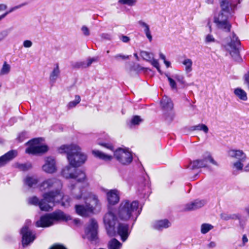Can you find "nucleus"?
<instances>
[{
  "label": "nucleus",
  "mask_w": 249,
  "mask_h": 249,
  "mask_svg": "<svg viewBox=\"0 0 249 249\" xmlns=\"http://www.w3.org/2000/svg\"><path fill=\"white\" fill-rule=\"evenodd\" d=\"M98 61V59L97 57H93L89 58L87 62H84V67L85 68L89 67L91 64L94 62H96Z\"/></svg>",
  "instance_id": "nucleus-40"
},
{
  "label": "nucleus",
  "mask_w": 249,
  "mask_h": 249,
  "mask_svg": "<svg viewBox=\"0 0 249 249\" xmlns=\"http://www.w3.org/2000/svg\"><path fill=\"white\" fill-rule=\"evenodd\" d=\"M129 55H124L123 54H118L114 56V58L117 60L119 61L121 59L125 60L129 58Z\"/></svg>",
  "instance_id": "nucleus-44"
},
{
  "label": "nucleus",
  "mask_w": 249,
  "mask_h": 249,
  "mask_svg": "<svg viewBox=\"0 0 249 249\" xmlns=\"http://www.w3.org/2000/svg\"><path fill=\"white\" fill-rule=\"evenodd\" d=\"M92 152L94 156L104 160L109 161L112 159V156L105 154L99 150H93Z\"/></svg>",
  "instance_id": "nucleus-26"
},
{
  "label": "nucleus",
  "mask_w": 249,
  "mask_h": 249,
  "mask_svg": "<svg viewBox=\"0 0 249 249\" xmlns=\"http://www.w3.org/2000/svg\"><path fill=\"white\" fill-rule=\"evenodd\" d=\"M219 4L221 10L214 16L213 22L217 28L229 33L231 28L229 19L233 16L237 3L234 0H222L219 1Z\"/></svg>",
  "instance_id": "nucleus-2"
},
{
  "label": "nucleus",
  "mask_w": 249,
  "mask_h": 249,
  "mask_svg": "<svg viewBox=\"0 0 249 249\" xmlns=\"http://www.w3.org/2000/svg\"><path fill=\"white\" fill-rule=\"evenodd\" d=\"M136 1V0H119V3L122 4H126L129 6L134 5Z\"/></svg>",
  "instance_id": "nucleus-38"
},
{
  "label": "nucleus",
  "mask_w": 249,
  "mask_h": 249,
  "mask_svg": "<svg viewBox=\"0 0 249 249\" xmlns=\"http://www.w3.org/2000/svg\"><path fill=\"white\" fill-rule=\"evenodd\" d=\"M205 204L204 200H196L194 202L187 204L184 208L185 211L195 210L203 207Z\"/></svg>",
  "instance_id": "nucleus-21"
},
{
  "label": "nucleus",
  "mask_w": 249,
  "mask_h": 249,
  "mask_svg": "<svg viewBox=\"0 0 249 249\" xmlns=\"http://www.w3.org/2000/svg\"><path fill=\"white\" fill-rule=\"evenodd\" d=\"M183 79H168L169 84L173 89L177 90L185 86Z\"/></svg>",
  "instance_id": "nucleus-22"
},
{
  "label": "nucleus",
  "mask_w": 249,
  "mask_h": 249,
  "mask_svg": "<svg viewBox=\"0 0 249 249\" xmlns=\"http://www.w3.org/2000/svg\"><path fill=\"white\" fill-rule=\"evenodd\" d=\"M41 191H48L43 195V197L49 203H57L61 200V204L64 207L70 205L71 199L68 196H64L62 192V183L56 178L44 180L39 186Z\"/></svg>",
  "instance_id": "nucleus-1"
},
{
  "label": "nucleus",
  "mask_w": 249,
  "mask_h": 249,
  "mask_svg": "<svg viewBox=\"0 0 249 249\" xmlns=\"http://www.w3.org/2000/svg\"><path fill=\"white\" fill-rule=\"evenodd\" d=\"M120 39L124 43H127L130 40V38L129 37L124 35H122L121 36V37H120Z\"/></svg>",
  "instance_id": "nucleus-53"
},
{
  "label": "nucleus",
  "mask_w": 249,
  "mask_h": 249,
  "mask_svg": "<svg viewBox=\"0 0 249 249\" xmlns=\"http://www.w3.org/2000/svg\"><path fill=\"white\" fill-rule=\"evenodd\" d=\"M139 203L137 201L130 202L128 200H124L121 203L118 215L123 220H128L130 219L136 220L140 213L138 209Z\"/></svg>",
  "instance_id": "nucleus-5"
},
{
  "label": "nucleus",
  "mask_w": 249,
  "mask_h": 249,
  "mask_svg": "<svg viewBox=\"0 0 249 249\" xmlns=\"http://www.w3.org/2000/svg\"><path fill=\"white\" fill-rule=\"evenodd\" d=\"M214 0H206V2L208 4H213Z\"/></svg>",
  "instance_id": "nucleus-63"
},
{
  "label": "nucleus",
  "mask_w": 249,
  "mask_h": 249,
  "mask_svg": "<svg viewBox=\"0 0 249 249\" xmlns=\"http://www.w3.org/2000/svg\"><path fill=\"white\" fill-rule=\"evenodd\" d=\"M26 133L25 132H21L20 133L18 137L19 141H22L25 137Z\"/></svg>",
  "instance_id": "nucleus-55"
},
{
  "label": "nucleus",
  "mask_w": 249,
  "mask_h": 249,
  "mask_svg": "<svg viewBox=\"0 0 249 249\" xmlns=\"http://www.w3.org/2000/svg\"><path fill=\"white\" fill-rule=\"evenodd\" d=\"M16 9H17V7H15H15L12 8L9 11H7V12H5L4 14L0 15V20H1L2 19L4 18L6 16V15H8L9 13L12 12L13 11H14V10H15Z\"/></svg>",
  "instance_id": "nucleus-49"
},
{
  "label": "nucleus",
  "mask_w": 249,
  "mask_h": 249,
  "mask_svg": "<svg viewBox=\"0 0 249 249\" xmlns=\"http://www.w3.org/2000/svg\"><path fill=\"white\" fill-rule=\"evenodd\" d=\"M17 152L16 150H11L0 157V167L6 164L10 160L17 156Z\"/></svg>",
  "instance_id": "nucleus-20"
},
{
  "label": "nucleus",
  "mask_w": 249,
  "mask_h": 249,
  "mask_svg": "<svg viewBox=\"0 0 249 249\" xmlns=\"http://www.w3.org/2000/svg\"><path fill=\"white\" fill-rule=\"evenodd\" d=\"M81 101V98L79 95H75L74 100L70 102L67 105V107L70 109L75 107Z\"/></svg>",
  "instance_id": "nucleus-31"
},
{
  "label": "nucleus",
  "mask_w": 249,
  "mask_h": 249,
  "mask_svg": "<svg viewBox=\"0 0 249 249\" xmlns=\"http://www.w3.org/2000/svg\"><path fill=\"white\" fill-rule=\"evenodd\" d=\"M233 93L235 97L241 101H246L248 100L247 92L240 88L234 89Z\"/></svg>",
  "instance_id": "nucleus-24"
},
{
  "label": "nucleus",
  "mask_w": 249,
  "mask_h": 249,
  "mask_svg": "<svg viewBox=\"0 0 249 249\" xmlns=\"http://www.w3.org/2000/svg\"><path fill=\"white\" fill-rule=\"evenodd\" d=\"M99 144L102 146H104L108 149H109L111 151H113V146L112 144L110 143H99Z\"/></svg>",
  "instance_id": "nucleus-51"
},
{
  "label": "nucleus",
  "mask_w": 249,
  "mask_h": 249,
  "mask_svg": "<svg viewBox=\"0 0 249 249\" xmlns=\"http://www.w3.org/2000/svg\"><path fill=\"white\" fill-rule=\"evenodd\" d=\"M81 30L85 36H89L90 35L89 31L87 26H83L81 28Z\"/></svg>",
  "instance_id": "nucleus-47"
},
{
  "label": "nucleus",
  "mask_w": 249,
  "mask_h": 249,
  "mask_svg": "<svg viewBox=\"0 0 249 249\" xmlns=\"http://www.w3.org/2000/svg\"><path fill=\"white\" fill-rule=\"evenodd\" d=\"M221 218L224 220H228L231 219H240V217L238 215L235 214H228L226 213H222L221 214Z\"/></svg>",
  "instance_id": "nucleus-33"
},
{
  "label": "nucleus",
  "mask_w": 249,
  "mask_h": 249,
  "mask_svg": "<svg viewBox=\"0 0 249 249\" xmlns=\"http://www.w3.org/2000/svg\"><path fill=\"white\" fill-rule=\"evenodd\" d=\"M7 8V6L4 4H0V11L5 10Z\"/></svg>",
  "instance_id": "nucleus-58"
},
{
  "label": "nucleus",
  "mask_w": 249,
  "mask_h": 249,
  "mask_svg": "<svg viewBox=\"0 0 249 249\" xmlns=\"http://www.w3.org/2000/svg\"><path fill=\"white\" fill-rule=\"evenodd\" d=\"M142 121V120L139 116H134L131 120V123L133 125H138Z\"/></svg>",
  "instance_id": "nucleus-36"
},
{
  "label": "nucleus",
  "mask_w": 249,
  "mask_h": 249,
  "mask_svg": "<svg viewBox=\"0 0 249 249\" xmlns=\"http://www.w3.org/2000/svg\"><path fill=\"white\" fill-rule=\"evenodd\" d=\"M164 63L165 64V66L167 68H169L171 66V63L169 61H167L166 60L163 61Z\"/></svg>",
  "instance_id": "nucleus-60"
},
{
  "label": "nucleus",
  "mask_w": 249,
  "mask_h": 249,
  "mask_svg": "<svg viewBox=\"0 0 249 249\" xmlns=\"http://www.w3.org/2000/svg\"><path fill=\"white\" fill-rule=\"evenodd\" d=\"M61 173L66 178H75L78 182H84L86 179L84 172L76 170L70 164L65 166L62 169Z\"/></svg>",
  "instance_id": "nucleus-9"
},
{
  "label": "nucleus",
  "mask_w": 249,
  "mask_h": 249,
  "mask_svg": "<svg viewBox=\"0 0 249 249\" xmlns=\"http://www.w3.org/2000/svg\"><path fill=\"white\" fill-rule=\"evenodd\" d=\"M204 41L206 44H209L216 41L214 37L211 34H208L207 35H206Z\"/></svg>",
  "instance_id": "nucleus-37"
},
{
  "label": "nucleus",
  "mask_w": 249,
  "mask_h": 249,
  "mask_svg": "<svg viewBox=\"0 0 249 249\" xmlns=\"http://www.w3.org/2000/svg\"><path fill=\"white\" fill-rule=\"evenodd\" d=\"M16 9H17V7H15H15L12 8L9 11H7V12H5L4 14L0 15V20H1L2 19L4 18L6 16V15H8L9 13L12 12L13 11H14V10H15Z\"/></svg>",
  "instance_id": "nucleus-48"
},
{
  "label": "nucleus",
  "mask_w": 249,
  "mask_h": 249,
  "mask_svg": "<svg viewBox=\"0 0 249 249\" xmlns=\"http://www.w3.org/2000/svg\"><path fill=\"white\" fill-rule=\"evenodd\" d=\"M161 106L165 110H170L173 108V104L171 99L165 96L163 97L161 102Z\"/></svg>",
  "instance_id": "nucleus-25"
},
{
  "label": "nucleus",
  "mask_w": 249,
  "mask_h": 249,
  "mask_svg": "<svg viewBox=\"0 0 249 249\" xmlns=\"http://www.w3.org/2000/svg\"><path fill=\"white\" fill-rule=\"evenodd\" d=\"M31 167H32V165L30 163L22 164L19 166V168L23 171L28 170L29 169H30Z\"/></svg>",
  "instance_id": "nucleus-41"
},
{
  "label": "nucleus",
  "mask_w": 249,
  "mask_h": 249,
  "mask_svg": "<svg viewBox=\"0 0 249 249\" xmlns=\"http://www.w3.org/2000/svg\"><path fill=\"white\" fill-rule=\"evenodd\" d=\"M193 130H201L205 133H207L209 131L208 127L204 124H198L192 127Z\"/></svg>",
  "instance_id": "nucleus-32"
},
{
  "label": "nucleus",
  "mask_w": 249,
  "mask_h": 249,
  "mask_svg": "<svg viewBox=\"0 0 249 249\" xmlns=\"http://www.w3.org/2000/svg\"><path fill=\"white\" fill-rule=\"evenodd\" d=\"M149 62L153 66L155 67L159 72H161L160 69V66L158 61L154 58L151 59Z\"/></svg>",
  "instance_id": "nucleus-39"
},
{
  "label": "nucleus",
  "mask_w": 249,
  "mask_h": 249,
  "mask_svg": "<svg viewBox=\"0 0 249 249\" xmlns=\"http://www.w3.org/2000/svg\"><path fill=\"white\" fill-rule=\"evenodd\" d=\"M117 233L121 236L122 240L125 241L129 234L128 225L124 224H119L117 227Z\"/></svg>",
  "instance_id": "nucleus-19"
},
{
  "label": "nucleus",
  "mask_w": 249,
  "mask_h": 249,
  "mask_svg": "<svg viewBox=\"0 0 249 249\" xmlns=\"http://www.w3.org/2000/svg\"><path fill=\"white\" fill-rule=\"evenodd\" d=\"M10 70V66L5 62L0 70V74H6L9 73Z\"/></svg>",
  "instance_id": "nucleus-35"
},
{
  "label": "nucleus",
  "mask_w": 249,
  "mask_h": 249,
  "mask_svg": "<svg viewBox=\"0 0 249 249\" xmlns=\"http://www.w3.org/2000/svg\"><path fill=\"white\" fill-rule=\"evenodd\" d=\"M71 219L69 215L65 214L61 211H56L52 213L42 216L40 219L36 222L37 227H48L60 221H68Z\"/></svg>",
  "instance_id": "nucleus-6"
},
{
  "label": "nucleus",
  "mask_w": 249,
  "mask_h": 249,
  "mask_svg": "<svg viewBox=\"0 0 249 249\" xmlns=\"http://www.w3.org/2000/svg\"><path fill=\"white\" fill-rule=\"evenodd\" d=\"M248 241V238L247 237V236L244 234L243 235V237H242V242H243V245H244L246 243H247Z\"/></svg>",
  "instance_id": "nucleus-56"
},
{
  "label": "nucleus",
  "mask_w": 249,
  "mask_h": 249,
  "mask_svg": "<svg viewBox=\"0 0 249 249\" xmlns=\"http://www.w3.org/2000/svg\"><path fill=\"white\" fill-rule=\"evenodd\" d=\"M57 151L59 153H66L69 164L74 167L81 166L87 160V156L82 152L77 144L62 145L58 148Z\"/></svg>",
  "instance_id": "nucleus-4"
},
{
  "label": "nucleus",
  "mask_w": 249,
  "mask_h": 249,
  "mask_svg": "<svg viewBox=\"0 0 249 249\" xmlns=\"http://www.w3.org/2000/svg\"><path fill=\"white\" fill-rule=\"evenodd\" d=\"M50 249H66L65 248H64L63 247H62L60 246H54L52 247Z\"/></svg>",
  "instance_id": "nucleus-59"
},
{
  "label": "nucleus",
  "mask_w": 249,
  "mask_h": 249,
  "mask_svg": "<svg viewBox=\"0 0 249 249\" xmlns=\"http://www.w3.org/2000/svg\"><path fill=\"white\" fill-rule=\"evenodd\" d=\"M140 55L143 60L149 62L154 57V54L153 53H150L145 51H141L140 52Z\"/></svg>",
  "instance_id": "nucleus-28"
},
{
  "label": "nucleus",
  "mask_w": 249,
  "mask_h": 249,
  "mask_svg": "<svg viewBox=\"0 0 249 249\" xmlns=\"http://www.w3.org/2000/svg\"><path fill=\"white\" fill-rule=\"evenodd\" d=\"M138 24L142 26V27L144 28V30L146 29V27H147L148 28H149V25L146 23L145 22L142 21V20H139L138 21Z\"/></svg>",
  "instance_id": "nucleus-54"
},
{
  "label": "nucleus",
  "mask_w": 249,
  "mask_h": 249,
  "mask_svg": "<svg viewBox=\"0 0 249 249\" xmlns=\"http://www.w3.org/2000/svg\"><path fill=\"white\" fill-rule=\"evenodd\" d=\"M171 225L170 222L167 219L158 220L153 223V227L158 230H161L164 228H167Z\"/></svg>",
  "instance_id": "nucleus-23"
},
{
  "label": "nucleus",
  "mask_w": 249,
  "mask_h": 249,
  "mask_svg": "<svg viewBox=\"0 0 249 249\" xmlns=\"http://www.w3.org/2000/svg\"><path fill=\"white\" fill-rule=\"evenodd\" d=\"M8 35L7 30H3L0 32V41L4 39Z\"/></svg>",
  "instance_id": "nucleus-46"
},
{
  "label": "nucleus",
  "mask_w": 249,
  "mask_h": 249,
  "mask_svg": "<svg viewBox=\"0 0 249 249\" xmlns=\"http://www.w3.org/2000/svg\"><path fill=\"white\" fill-rule=\"evenodd\" d=\"M121 243L116 239H113L108 243L109 249H120Z\"/></svg>",
  "instance_id": "nucleus-29"
},
{
  "label": "nucleus",
  "mask_w": 249,
  "mask_h": 249,
  "mask_svg": "<svg viewBox=\"0 0 249 249\" xmlns=\"http://www.w3.org/2000/svg\"><path fill=\"white\" fill-rule=\"evenodd\" d=\"M59 70L58 68V66L57 65L56 67L53 69V72L51 74L50 78H53L54 77H57L58 76L59 73Z\"/></svg>",
  "instance_id": "nucleus-43"
},
{
  "label": "nucleus",
  "mask_w": 249,
  "mask_h": 249,
  "mask_svg": "<svg viewBox=\"0 0 249 249\" xmlns=\"http://www.w3.org/2000/svg\"><path fill=\"white\" fill-rule=\"evenodd\" d=\"M43 170L48 173H53L57 170L55 160L52 157H48L45 160V163L42 166Z\"/></svg>",
  "instance_id": "nucleus-17"
},
{
  "label": "nucleus",
  "mask_w": 249,
  "mask_h": 249,
  "mask_svg": "<svg viewBox=\"0 0 249 249\" xmlns=\"http://www.w3.org/2000/svg\"><path fill=\"white\" fill-rule=\"evenodd\" d=\"M24 183L29 187H33L35 186L38 183L37 178L34 176H27L24 180Z\"/></svg>",
  "instance_id": "nucleus-27"
},
{
  "label": "nucleus",
  "mask_w": 249,
  "mask_h": 249,
  "mask_svg": "<svg viewBox=\"0 0 249 249\" xmlns=\"http://www.w3.org/2000/svg\"><path fill=\"white\" fill-rule=\"evenodd\" d=\"M97 222L95 220L91 219L90 220L89 224L86 228L84 237L87 238L90 241L95 240L97 235Z\"/></svg>",
  "instance_id": "nucleus-16"
},
{
  "label": "nucleus",
  "mask_w": 249,
  "mask_h": 249,
  "mask_svg": "<svg viewBox=\"0 0 249 249\" xmlns=\"http://www.w3.org/2000/svg\"><path fill=\"white\" fill-rule=\"evenodd\" d=\"M73 67L76 68H85L84 62H78L73 64Z\"/></svg>",
  "instance_id": "nucleus-50"
},
{
  "label": "nucleus",
  "mask_w": 249,
  "mask_h": 249,
  "mask_svg": "<svg viewBox=\"0 0 249 249\" xmlns=\"http://www.w3.org/2000/svg\"><path fill=\"white\" fill-rule=\"evenodd\" d=\"M244 78H249V71L247 72L246 74H245Z\"/></svg>",
  "instance_id": "nucleus-64"
},
{
  "label": "nucleus",
  "mask_w": 249,
  "mask_h": 249,
  "mask_svg": "<svg viewBox=\"0 0 249 249\" xmlns=\"http://www.w3.org/2000/svg\"><path fill=\"white\" fill-rule=\"evenodd\" d=\"M117 220L115 215V211L108 208V212L105 214L104 218V222L109 236H113L115 234L114 226Z\"/></svg>",
  "instance_id": "nucleus-10"
},
{
  "label": "nucleus",
  "mask_w": 249,
  "mask_h": 249,
  "mask_svg": "<svg viewBox=\"0 0 249 249\" xmlns=\"http://www.w3.org/2000/svg\"><path fill=\"white\" fill-rule=\"evenodd\" d=\"M243 170L245 171H249V162L244 167H243Z\"/></svg>",
  "instance_id": "nucleus-62"
},
{
  "label": "nucleus",
  "mask_w": 249,
  "mask_h": 249,
  "mask_svg": "<svg viewBox=\"0 0 249 249\" xmlns=\"http://www.w3.org/2000/svg\"><path fill=\"white\" fill-rule=\"evenodd\" d=\"M28 202L29 204L35 206H38L42 211H49L51 210L54 205V203H49L44 198L41 200L35 196L29 197L28 199Z\"/></svg>",
  "instance_id": "nucleus-15"
},
{
  "label": "nucleus",
  "mask_w": 249,
  "mask_h": 249,
  "mask_svg": "<svg viewBox=\"0 0 249 249\" xmlns=\"http://www.w3.org/2000/svg\"><path fill=\"white\" fill-rule=\"evenodd\" d=\"M213 228V226L209 224H203L201 227V232L203 234L207 233L209 231Z\"/></svg>",
  "instance_id": "nucleus-34"
},
{
  "label": "nucleus",
  "mask_w": 249,
  "mask_h": 249,
  "mask_svg": "<svg viewBox=\"0 0 249 249\" xmlns=\"http://www.w3.org/2000/svg\"><path fill=\"white\" fill-rule=\"evenodd\" d=\"M23 45V46L25 48H30L32 46L33 43L29 40H26L24 41Z\"/></svg>",
  "instance_id": "nucleus-52"
},
{
  "label": "nucleus",
  "mask_w": 249,
  "mask_h": 249,
  "mask_svg": "<svg viewBox=\"0 0 249 249\" xmlns=\"http://www.w3.org/2000/svg\"><path fill=\"white\" fill-rule=\"evenodd\" d=\"M159 56H160V58L161 59H162L163 61L166 60V57H165V55L163 53H162L160 52L159 53Z\"/></svg>",
  "instance_id": "nucleus-57"
},
{
  "label": "nucleus",
  "mask_w": 249,
  "mask_h": 249,
  "mask_svg": "<svg viewBox=\"0 0 249 249\" xmlns=\"http://www.w3.org/2000/svg\"><path fill=\"white\" fill-rule=\"evenodd\" d=\"M240 44V41L238 39V38L233 35L231 42L228 43L226 46L227 50L230 52L232 58L237 62H240L241 60L238 48Z\"/></svg>",
  "instance_id": "nucleus-11"
},
{
  "label": "nucleus",
  "mask_w": 249,
  "mask_h": 249,
  "mask_svg": "<svg viewBox=\"0 0 249 249\" xmlns=\"http://www.w3.org/2000/svg\"><path fill=\"white\" fill-rule=\"evenodd\" d=\"M74 196L77 199H83L85 202V205L75 206V211L78 215L87 217L99 211L100 205L97 197L87 189L81 190L80 194H75Z\"/></svg>",
  "instance_id": "nucleus-3"
},
{
  "label": "nucleus",
  "mask_w": 249,
  "mask_h": 249,
  "mask_svg": "<svg viewBox=\"0 0 249 249\" xmlns=\"http://www.w3.org/2000/svg\"><path fill=\"white\" fill-rule=\"evenodd\" d=\"M31 223L30 220H27L25 225L21 230V234L22 236V245L23 247L28 246L31 243H32L35 240L36 236L35 234L30 231L28 229V226Z\"/></svg>",
  "instance_id": "nucleus-14"
},
{
  "label": "nucleus",
  "mask_w": 249,
  "mask_h": 249,
  "mask_svg": "<svg viewBox=\"0 0 249 249\" xmlns=\"http://www.w3.org/2000/svg\"><path fill=\"white\" fill-rule=\"evenodd\" d=\"M210 162L213 164L218 166V164L212 157L210 153H206L202 160H197L191 162L189 168L192 169L205 167L207 166L208 162Z\"/></svg>",
  "instance_id": "nucleus-13"
},
{
  "label": "nucleus",
  "mask_w": 249,
  "mask_h": 249,
  "mask_svg": "<svg viewBox=\"0 0 249 249\" xmlns=\"http://www.w3.org/2000/svg\"><path fill=\"white\" fill-rule=\"evenodd\" d=\"M146 29L144 30V32L145 33L146 36L148 39L149 41L150 42H151L152 40V36L151 34V32L150 31V28H148L147 27H146Z\"/></svg>",
  "instance_id": "nucleus-42"
},
{
  "label": "nucleus",
  "mask_w": 249,
  "mask_h": 249,
  "mask_svg": "<svg viewBox=\"0 0 249 249\" xmlns=\"http://www.w3.org/2000/svg\"><path fill=\"white\" fill-rule=\"evenodd\" d=\"M107 199L108 204L114 205L117 204L120 199L119 192L117 190H110L107 192Z\"/></svg>",
  "instance_id": "nucleus-18"
},
{
  "label": "nucleus",
  "mask_w": 249,
  "mask_h": 249,
  "mask_svg": "<svg viewBox=\"0 0 249 249\" xmlns=\"http://www.w3.org/2000/svg\"><path fill=\"white\" fill-rule=\"evenodd\" d=\"M115 158L123 164H128L132 161L131 153L126 148H118L114 153Z\"/></svg>",
  "instance_id": "nucleus-12"
},
{
  "label": "nucleus",
  "mask_w": 249,
  "mask_h": 249,
  "mask_svg": "<svg viewBox=\"0 0 249 249\" xmlns=\"http://www.w3.org/2000/svg\"><path fill=\"white\" fill-rule=\"evenodd\" d=\"M182 64L185 66V71L188 73L192 71L193 62L191 59L186 58L184 60Z\"/></svg>",
  "instance_id": "nucleus-30"
},
{
  "label": "nucleus",
  "mask_w": 249,
  "mask_h": 249,
  "mask_svg": "<svg viewBox=\"0 0 249 249\" xmlns=\"http://www.w3.org/2000/svg\"><path fill=\"white\" fill-rule=\"evenodd\" d=\"M101 38L105 40H110L112 39V36L110 34L107 33H103L101 35Z\"/></svg>",
  "instance_id": "nucleus-45"
},
{
  "label": "nucleus",
  "mask_w": 249,
  "mask_h": 249,
  "mask_svg": "<svg viewBox=\"0 0 249 249\" xmlns=\"http://www.w3.org/2000/svg\"><path fill=\"white\" fill-rule=\"evenodd\" d=\"M42 138H36L28 142L29 146L26 149V153L30 154L36 155L46 153L48 150V146L43 144L41 142Z\"/></svg>",
  "instance_id": "nucleus-8"
},
{
  "label": "nucleus",
  "mask_w": 249,
  "mask_h": 249,
  "mask_svg": "<svg viewBox=\"0 0 249 249\" xmlns=\"http://www.w3.org/2000/svg\"><path fill=\"white\" fill-rule=\"evenodd\" d=\"M228 155L230 158L237 160L233 163V168L237 170H243V163L247 159L246 154L241 149H231L228 151Z\"/></svg>",
  "instance_id": "nucleus-7"
},
{
  "label": "nucleus",
  "mask_w": 249,
  "mask_h": 249,
  "mask_svg": "<svg viewBox=\"0 0 249 249\" xmlns=\"http://www.w3.org/2000/svg\"><path fill=\"white\" fill-rule=\"evenodd\" d=\"M215 246H216V244L213 242H210L209 243V244L208 245V247L210 248H213V247H215Z\"/></svg>",
  "instance_id": "nucleus-61"
}]
</instances>
